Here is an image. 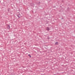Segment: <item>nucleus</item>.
Listing matches in <instances>:
<instances>
[{"instance_id":"f257e3e1","label":"nucleus","mask_w":75,"mask_h":75,"mask_svg":"<svg viewBox=\"0 0 75 75\" xmlns=\"http://www.w3.org/2000/svg\"><path fill=\"white\" fill-rule=\"evenodd\" d=\"M7 28L9 30L10 28V25H8L7 26Z\"/></svg>"},{"instance_id":"20e7f679","label":"nucleus","mask_w":75,"mask_h":75,"mask_svg":"<svg viewBox=\"0 0 75 75\" xmlns=\"http://www.w3.org/2000/svg\"><path fill=\"white\" fill-rule=\"evenodd\" d=\"M28 56H29L30 58H31V56L30 54H28Z\"/></svg>"},{"instance_id":"0eeeda50","label":"nucleus","mask_w":75,"mask_h":75,"mask_svg":"<svg viewBox=\"0 0 75 75\" xmlns=\"http://www.w3.org/2000/svg\"><path fill=\"white\" fill-rule=\"evenodd\" d=\"M33 4L31 3V4Z\"/></svg>"},{"instance_id":"7ed1b4c3","label":"nucleus","mask_w":75,"mask_h":75,"mask_svg":"<svg viewBox=\"0 0 75 75\" xmlns=\"http://www.w3.org/2000/svg\"><path fill=\"white\" fill-rule=\"evenodd\" d=\"M58 42H56L55 43V45H58Z\"/></svg>"},{"instance_id":"39448f33","label":"nucleus","mask_w":75,"mask_h":75,"mask_svg":"<svg viewBox=\"0 0 75 75\" xmlns=\"http://www.w3.org/2000/svg\"><path fill=\"white\" fill-rule=\"evenodd\" d=\"M8 11H10V8H8Z\"/></svg>"},{"instance_id":"f03ea898","label":"nucleus","mask_w":75,"mask_h":75,"mask_svg":"<svg viewBox=\"0 0 75 75\" xmlns=\"http://www.w3.org/2000/svg\"><path fill=\"white\" fill-rule=\"evenodd\" d=\"M47 31H49L50 30V28L47 27Z\"/></svg>"},{"instance_id":"423d86ee","label":"nucleus","mask_w":75,"mask_h":75,"mask_svg":"<svg viewBox=\"0 0 75 75\" xmlns=\"http://www.w3.org/2000/svg\"><path fill=\"white\" fill-rule=\"evenodd\" d=\"M17 16L19 18H20V16H19L18 15H17Z\"/></svg>"}]
</instances>
